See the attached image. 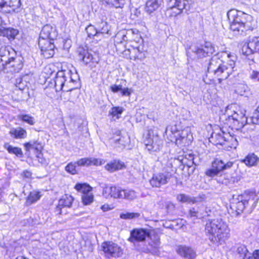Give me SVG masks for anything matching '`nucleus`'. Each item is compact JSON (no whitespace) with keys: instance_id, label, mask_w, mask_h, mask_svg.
<instances>
[{"instance_id":"nucleus-54","label":"nucleus","mask_w":259,"mask_h":259,"mask_svg":"<svg viewBox=\"0 0 259 259\" xmlns=\"http://www.w3.org/2000/svg\"><path fill=\"white\" fill-rule=\"evenodd\" d=\"M105 161L103 159L91 157V166H99L104 164Z\"/></svg>"},{"instance_id":"nucleus-15","label":"nucleus","mask_w":259,"mask_h":259,"mask_svg":"<svg viewBox=\"0 0 259 259\" xmlns=\"http://www.w3.org/2000/svg\"><path fill=\"white\" fill-rule=\"evenodd\" d=\"M74 200L73 197L68 194H65L59 200L58 204L55 208V212L57 214L63 213L62 208L64 207H71Z\"/></svg>"},{"instance_id":"nucleus-47","label":"nucleus","mask_w":259,"mask_h":259,"mask_svg":"<svg viewBox=\"0 0 259 259\" xmlns=\"http://www.w3.org/2000/svg\"><path fill=\"white\" fill-rule=\"evenodd\" d=\"M247 90L248 87L246 84L240 83L236 87L235 91L238 95L243 96L245 95Z\"/></svg>"},{"instance_id":"nucleus-21","label":"nucleus","mask_w":259,"mask_h":259,"mask_svg":"<svg viewBox=\"0 0 259 259\" xmlns=\"http://www.w3.org/2000/svg\"><path fill=\"white\" fill-rule=\"evenodd\" d=\"M189 0H169L168 5L170 9H177L178 12H175L176 14H180L183 9L186 8V6L189 4Z\"/></svg>"},{"instance_id":"nucleus-13","label":"nucleus","mask_w":259,"mask_h":259,"mask_svg":"<svg viewBox=\"0 0 259 259\" xmlns=\"http://www.w3.org/2000/svg\"><path fill=\"white\" fill-rule=\"evenodd\" d=\"M149 236V231L144 229H134L130 232L128 240L132 242L144 241Z\"/></svg>"},{"instance_id":"nucleus-46","label":"nucleus","mask_w":259,"mask_h":259,"mask_svg":"<svg viewBox=\"0 0 259 259\" xmlns=\"http://www.w3.org/2000/svg\"><path fill=\"white\" fill-rule=\"evenodd\" d=\"M140 216L139 212H129L122 213L120 214V218L122 219H133L138 218Z\"/></svg>"},{"instance_id":"nucleus-53","label":"nucleus","mask_w":259,"mask_h":259,"mask_svg":"<svg viewBox=\"0 0 259 259\" xmlns=\"http://www.w3.org/2000/svg\"><path fill=\"white\" fill-rule=\"evenodd\" d=\"M53 85L51 84L49 85L48 87H47L45 89V94L47 95V96L53 98L55 95V93L57 92L56 91V89L54 87H52Z\"/></svg>"},{"instance_id":"nucleus-9","label":"nucleus","mask_w":259,"mask_h":259,"mask_svg":"<svg viewBox=\"0 0 259 259\" xmlns=\"http://www.w3.org/2000/svg\"><path fill=\"white\" fill-rule=\"evenodd\" d=\"M69 75V72L67 70H62L57 72L56 74L55 77L53 80V82H51L52 85L56 89V91L59 92L63 90V87L65 85L67 86V82H68L66 75Z\"/></svg>"},{"instance_id":"nucleus-56","label":"nucleus","mask_w":259,"mask_h":259,"mask_svg":"<svg viewBox=\"0 0 259 259\" xmlns=\"http://www.w3.org/2000/svg\"><path fill=\"white\" fill-rule=\"evenodd\" d=\"M3 185L1 188H2V193L4 192V190L7 189L9 188L10 186V183L6 180H4V181H0V186Z\"/></svg>"},{"instance_id":"nucleus-39","label":"nucleus","mask_w":259,"mask_h":259,"mask_svg":"<svg viewBox=\"0 0 259 259\" xmlns=\"http://www.w3.org/2000/svg\"><path fill=\"white\" fill-rule=\"evenodd\" d=\"M26 151H29L31 149H34L37 151H40L42 149L41 145L37 141H30L24 144Z\"/></svg>"},{"instance_id":"nucleus-14","label":"nucleus","mask_w":259,"mask_h":259,"mask_svg":"<svg viewBox=\"0 0 259 259\" xmlns=\"http://www.w3.org/2000/svg\"><path fill=\"white\" fill-rule=\"evenodd\" d=\"M176 251L180 256L187 259H195L197 255L196 251L192 247L186 245L177 246Z\"/></svg>"},{"instance_id":"nucleus-25","label":"nucleus","mask_w":259,"mask_h":259,"mask_svg":"<svg viewBox=\"0 0 259 259\" xmlns=\"http://www.w3.org/2000/svg\"><path fill=\"white\" fill-rule=\"evenodd\" d=\"M106 19L102 18L101 21H97L96 24L98 26V31L100 35L108 34L111 35L110 26L105 21Z\"/></svg>"},{"instance_id":"nucleus-1","label":"nucleus","mask_w":259,"mask_h":259,"mask_svg":"<svg viewBox=\"0 0 259 259\" xmlns=\"http://www.w3.org/2000/svg\"><path fill=\"white\" fill-rule=\"evenodd\" d=\"M206 234L209 235V239L212 242L224 241L229 237L230 230L221 219L208 220L205 228Z\"/></svg>"},{"instance_id":"nucleus-32","label":"nucleus","mask_w":259,"mask_h":259,"mask_svg":"<svg viewBox=\"0 0 259 259\" xmlns=\"http://www.w3.org/2000/svg\"><path fill=\"white\" fill-rule=\"evenodd\" d=\"M41 195L40 192L33 191L30 192L27 197L25 204L26 206H30L32 204L35 203L40 199Z\"/></svg>"},{"instance_id":"nucleus-59","label":"nucleus","mask_w":259,"mask_h":259,"mask_svg":"<svg viewBox=\"0 0 259 259\" xmlns=\"http://www.w3.org/2000/svg\"><path fill=\"white\" fill-rule=\"evenodd\" d=\"M103 195L106 198L111 197L110 186H106L104 188Z\"/></svg>"},{"instance_id":"nucleus-7","label":"nucleus","mask_w":259,"mask_h":259,"mask_svg":"<svg viewBox=\"0 0 259 259\" xmlns=\"http://www.w3.org/2000/svg\"><path fill=\"white\" fill-rule=\"evenodd\" d=\"M233 165V162L228 161L225 163L223 160L215 158L212 162V168L207 169L205 174L210 177H213L219 175L222 171L230 168Z\"/></svg>"},{"instance_id":"nucleus-60","label":"nucleus","mask_w":259,"mask_h":259,"mask_svg":"<svg viewBox=\"0 0 259 259\" xmlns=\"http://www.w3.org/2000/svg\"><path fill=\"white\" fill-rule=\"evenodd\" d=\"M63 48L65 50H68L69 48L71 47V41L70 39H67L63 40Z\"/></svg>"},{"instance_id":"nucleus-41","label":"nucleus","mask_w":259,"mask_h":259,"mask_svg":"<svg viewBox=\"0 0 259 259\" xmlns=\"http://www.w3.org/2000/svg\"><path fill=\"white\" fill-rule=\"evenodd\" d=\"M75 189L80 192H82L83 194L91 193L92 190V188L88 184L85 183L76 184L75 186Z\"/></svg>"},{"instance_id":"nucleus-49","label":"nucleus","mask_w":259,"mask_h":259,"mask_svg":"<svg viewBox=\"0 0 259 259\" xmlns=\"http://www.w3.org/2000/svg\"><path fill=\"white\" fill-rule=\"evenodd\" d=\"M248 77L253 82H259V71L250 70L249 72Z\"/></svg>"},{"instance_id":"nucleus-57","label":"nucleus","mask_w":259,"mask_h":259,"mask_svg":"<svg viewBox=\"0 0 259 259\" xmlns=\"http://www.w3.org/2000/svg\"><path fill=\"white\" fill-rule=\"evenodd\" d=\"M122 85L113 84L110 86V89L113 93H117L122 90Z\"/></svg>"},{"instance_id":"nucleus-10","label":"nucleus","mask_w":259,"mask_h":259,"mask_svg":"<svg viewBox=\"0 0 259 259\" xmlns=\"http://www.w3.org/2000/svg\"><path fill=\"white\" fill-rule=\"evenodd\" d=\"M52 41L49 39H38V44L41 54L46 58L52 57L55 54V45Z\"/></svg>"},{"instance_id":"nucleus-52","label":"nucleus","mask_w":259,"mask_h":259,"mask_svg":"<svg viewBox=\"0 0 259 259\" xmlns=\"http://www.w3.org/2000/svg\"><path fill=\"white\" fill-rule=\"evenodd\" d=\"M78 166H91V157L82 158L76 161Z\"/></svg>"},{"instance_id":"nucleus-64","label":"nucleus","mask_w":259,"mask_h":259,"mask_svg":"<svg viewBox=\"0 0 259 259\" xmlns=\"http://www.w3.org/2000/svg\"><path fill=\"white\" fill-rule=\"evenodd\" d=\"M251 257H252L253 259H259V250H255Z\"/></svg>"},{"instance_id":"nucleus-51","label":"nucleus","mask_w":259,"mask_h":259,"mask_svg":"<svg viewBox=\"0 0 259 259\" xmlns=\"http://www.w3.org/2000/svg\"><path fill=\"white\" fill-rule=\"evenodd\" d=\"M76 165H77L76 162L69 163L65 167L66 171L72 175L76 174L77 173Z\"/></svg>"},{"instance_id":"nucleus-36","label":"nucleus","mask_w":259,"mask_h":259,"mask_svg":"<svg viewBox=\"0 0 259 259\" xmlns=\"http://www.w3.org/2000/svg\"><path fill=\"white\" fill-rule=\"evenodd\" d=\"M259 161L258 157L254 153L249 154L243 160L245 164L249 166L256 165Z\"/></svg>"},{"instance_id":"nucleus-55","label":"nucleus","mask_w":259,"mask_h":259,"mask_svg":"<svg viewBox=\"0 0 259 259\" xmlns=\"http://www.w3.org/2000/svg\"><path fill=\"white\" fill-rule=\"evenodd\" d=\"M252 121L254 124H259V106L255 110L254 115L252 117Z\"/></svg>"},{"instance_id":"nucleus-63","label":"nucleus","mask_w":259,"mask_h":259,"mask_svg":"<svg viewBox=\"0 0 259 259\" xmlns=\"http://www.w3.org/2000/svg\"><path fill=\"white\" fill-rule=\"evenodd\" d=\"M132 53L133 54H134V57L135 58V59L139 58V55L141 53H140V51L139 50V49L138 48H133L132 49Z\"/></svg>"},{"instance_id":"nucleus-19","label":"nucleus","mask_w":259,"mask_h":259,"mask_svg":"<svg viewBox=\"0 0 259 259\" xmlns=\"http://www.w3.org/2000/svg\"><path fill=\"white\" fill-rule=\"evenodd\" d=\"M150 238L151 241L149 242V245L151 247L150 248H147L145 252H151L152 253H157L158 252V248L160 246V238L157 234H153L151 235L149 233V236H148Z\"/></svg>"},{"instance_id":"nucleus-43","label":"nucleus","mask_w":259,"mask_h":259,"mask_svg":"<svg viewBox=\"0 0 259 259\" xmlns=\"http://www.w3.org/2000/svg\"><path fill=\"white\" fill-rule=\"evenodd\" d=\"M85 30L88 34V37L91 38L94 36H99V33H98V28H96L92 24L89 25L85 28Z\"/></svg>"},{"instance_id":"nucleus-6","label":"nucleus","mask_w":259,"mask_h":259,"mask_svg":"<svg viewBox=\"0 0 259 259\" xmlns=\"http://www.w3.org/2000/svg\"><path fill=\"white\" fill-rule=\"evenodd\" d=\"M144 143L146 148L150 152H154L161 149L163 141L156 133H154L153 130H150L146 135Z\"/></svg>"},{"instance_id":"nucleus-16","label":"nucleus","mask_w":259,"mask_h":259,"mask_svg":"<svg viewBox=\"0 0 259 259\" xmlns=\"http://www.w3.org/2000/svg\"><path fill=\"white\" fill-rule=\"evenodd\" d=\"M239 197L244 201L247 206H250L253 208L255 207L259 199L256 193L253 191L245 192L243 195L239 196Z\"/></svg>"},{"instance_id":"nucleus-37","label":"nucleus","mask_w":259,"mask_h":259,"mask_svg":"<svg viewBox=\"0 0 259 259\" xmlns=\"http://www.w3.org/2000/svg\"><path fill=\"white\" fill-rule=\"evenodd\" d=\"M236 252L239 255V259H253L251 257V254L248 253L246 247L244 245L239 246L237 249Z\"/></svg>"},{"instance_id":"nucleus-30","label":"nucleus","mask_w":259,"mask_h":259,"mask_svg":"<svg viewBox=\"0 0 259 259\" xmlns=\"http://www.w3.org/2000/svg\"><path fill=\"white\" fill-rule=\"evenodd\" d=\"M10 135L14 139H24L27 137V132L22 127L12 128L9 131Z\"/></svg>"},{"instance_id":"nucleus-29","label":"nucleus","mask_w":259,"mask_h":259,"mask_svg":"<svg viewBox=\"0 0 259 259\" xmlns=\"http://www.w3.org/2000/svg\"><path fill=\"white\" fill-rule=\"evenodd\" d=\"M203 198L199 196L197 197H191L184 194H179L177 196V200L183 203H195L201 202Z\"/></svg>"},{"instance_id":"nucleus-62","label":"nucleus","mask_w":259,"mask_h":259,"mask_svg":"<svg viewBox=\"0 0 259 259\" xmlns=\"http://www.w3.org/2000/svg\"><path fill=\"white\" fill-rule=\"evenodd\" d=\"M15 85L18 87L20 90H22L23 88V85H22V79L21 77L18 78L16 79Z\"/></svg>"},{"instance_id":"nucleus-20","label":"nucleus","mask_w":259,"mask_h":259,"mask_svg":"<svg viewBox=\"0 0 259 259\" xmlns=\"http://www.w3.org/2000/svg\"><path fill=\"white\" fill-rule=\"evenodd\" d=\"M56 37V33L53 28L50 25H46L41 29L39 39L53 40Z\"/></svg>"},{"instance_id":"nucleus-48","label":"nucleus","mask_w":259,"mask_h":259,"mask_svg":"<svg viewBox=\"0 0 259 259\" xmlns=\"http://www.w3.org/2000/svg\"><path fill=\"white\" fill-rule=\"evenodd\" d=\"M82 201L84 205H89L93 202L94 196L92 193L82 194Z\"/></svg>"},{"instance_id":"nucleus-50","label":"nucleus","mask_w":259,"mask_h":259,"mask_svg":"<svg viewBox=\"0 0 259 259\" xmlns=\"http://www.w3.org/2000/svg\"><path fill=\"white\" fill-rule=\"evenodd\" d=\"M19 118L30 125L34 124L33 117L28 114L20 115H19Z\"/></svg>"},{"instance_id":"nucleus-5","label":"nucleus","mask_w":259,"mask_h":259,"mask_svg":"<svg viewBox=\"0 0 259 259\" xmlns=\"http://www.w3.org/2000/svg\"><path fill=\"white\" fill-rule=\"evenodd\" d=\"M171 167L172 164L168 163L166 168L164 167L161 171L153 174L150 180L151 186L152 187L160 188L167 184L173 176L172 172L169 170Z\"/></svg>"},{"instance_id":"nucleus-33","label":"nucleus","mask_w":259,"mask_h":259,"mask_svg":"<svg viewBox=\"0 0 259 259\" xmlns=\"http://www.w3.org/2000/svg\"><path fill=\"white\" fill-rule=\"evenodd\" d=\"M103 4L106 5L109 7L122 8L125 4L124 0H100Z\"/></svg>"},{"instance_id":"nucleus-3","label":"nucleus","mask_w":259,"mask_h":259,"mask_svg":"<svg viewBox=\"0 0 259 259\" xmlns=\"http://www.w3.org/2000/svg\"><path fill=\"white\" fill-rule=\"evenodd\" d=\"M165 134L170 137L171 141H175L177 145L187 146L191 144L193 138L191 130L186 127L180 131L176 125L168 127L165 130Z\"/></svg>"},{"instance_id":"nucleus-24","label":"nucleus","mask_w":259,"mask_h":259,"mask_svg":"<svg viewBox=\"0 0 259 259\" xmlns=\"http://www.w3.org/2000/svg\"><path fill=\"white\" fill-rule=\"evenodd\" d=\"M163 3L162 0H147L145 8V11L149 14L157 11Z\"/></svg>"},{"instance_id":"nucleus-38","label":"nucleus","mask_w":259,"mask_h":259,"mask_svg":"<svg viewBox=\"0 0 259 259\" xmlns=\"http://www.w3.org/2000/svg\"><path fill=\"white\" fill-rule=\"evenodd\" d=\"M21 5V0H7L6 8H9L8 11L10 13L11 12H15L20 7Z\"/></svg>"},{"instance_id":"nucleus-27","label":"nucleus","mask_w":259,"mask_h":259,"mask_svg":"<svg viewBox=\"0 0 259 259\" xmlns=\"http://www.w3.org/2000/svg\"><path fill=\"white\" fill-rule=\"evenodd\" d=\"M189 214L194 219H200L206 215H208L206 211H204V207H193L189 210Z\"/></svg>"},{"instance_id":"nucleus-31","label":"nucleus","mask_w":259,"mask_h":259,"mask_svg":"<svg viewBox=\"0 0 259 259\" xmlns=\"http://www.w3.org/2000/svg\"><path fill=\"white\" fill-rule=\"evenodd\" d=\"M79 59L81 60L85 64H88L91 62L97 63L98 61L96 58L94 57L91 53L87 51L82 50L79 54Z\"/></svg>"},{"instance_id":"nucleus-58","label":"nucleus","mask_w":259,"mask_h":259,"mask_svg":"<svg viewBox=\"0 0 259 259\" xmlns=\"http://www.w3.org/2000/svg\"><path fill=\"white\" fill-rule=\"evenodd\" d=\"M235 61L233 60H231L229 61V62L228 63L227 66V70L232 74L233 69L235 66Z\"/></svg>"},{"instance_id":"nucleus-12","label":"nucleus","mask_w":259,"mask_h":259,"mask_svg":"<svg viewBox=\"0 0 259 259\" xmlns=\"http://www.w3.org/2000/svg\"><path fill=\"white\" fill-rule=\"evenodd\" d=\"M4 69L7 72L11 73L19 72L23 67V64L19 60H17L14 57H10L5 61V63H3Z\"/></svg>"},{"instance_id":"nucleus-61","label":"nucleus","mask_w":259,"mask_h":259,"mask_svg":"<svg viewBox=\"0 0 259 259\" xmlns=\"http://www.w3.org/2000/svg\"><path fill=\"white\" fill-rule=\"evenodd\" d=\"M131 93H132L131 89H130L127 88H123V89L122 88V90H121V94L122 96H130L131 94Z\"/></svg>"},{"instance_id":"nucleus-11","label":"nucleus","mask_w":259,"mask_h":259,"mask_svg":"<svg viewBox=\"0 0 259 259\" xmlns=\"http://www.w3.org/2000/svg\"><path fill=\"white\" fill-rule=\"evenodd\" d=\"M242 53L246 56L256 53L259 54V36L250 37L248 42L242 48Z\"/></svg>"},{"instance_id":"nucleus-17","label":"nucleus","mask_w":259,"mask_h":259,"mask_svg":"<svg viewBox=\"0 0 259 259\" xmlns=\"http://www.w3.org/2000/svg\"><path fill=\"white\" fill-rule=\"evenodd\" d=\"M67 70L69 72V75H66L68 80L67 86L68 87L66 91H72L80 87V79L77 72H73L70 70Z\"/></svg>"},{"instance_id":"nucleus-22","label":"nucleus","mask_w":259,"mask_h":259,"mask_svg":"<svg viewBox=\"0 0 259 259\" xmlns=\"http://www.w3.org/2000/svg\"><path fill=\"white\" fill-rule=\"evenodd\" d=\"M213 74L218 77L219 82L222 80L227 79L231 74L229 70H227V66L226 64H221L214 71Z\"/></svg>"},{"instance_id":"nucleus-28","label":"nucleus","mask_w":259,"mask_h":259,"mask_svg":"<svg viewBox=\"0 0 259 259\" xmlns=\"http://www.w3.org/2000/svg\"><path fill=\"white\" fill-rule=\"evenodd\" d=\"M18 30L13 28H0V36L6 37L9 40H13L18 34Z\"/></svg>"},{"instance_id":"nucleus-40","label":"nucleus","mask_w":259,"mask_h":259,"mask_svg":"<svg viewBox=\"0 0 259 259\" xmlns=\"http://www.w3.org/2000/svg\"><path fill=\"white\" fill-rule=\"evenodd\" d=\"M238 202L236 203L233 202L231 204V208L235 209L237 213H240L242 212L244 209L247 206L243 201V200H241V198L239 197L238 198Z\"/></svg>"},{"instance_id":"nucleus-44","label":"nucleus","mask_w":259,"mask_h":259,"mask_svg":"<svg viewBox=\"0 0 259 259\" xmlns=\"http://www.w3.org/2000/svg\"><path fill=\"white\" fill-rule=\"evenodd\" d=\"M123 111V108L122 107H113L109 111V114L113 117H116L117 119H118Z\"/></svg>"},{"instance_id":"nucleus-34","label":"nucleus","mask_w":259,"mask_h":259,"mask_svg":"<svg viewBox=\"0 0 259 259\" xmlns=\"http://www.w3.org/2000/svg\"><path fill=\"white\" fill-rule=\"evenodd\" d=\"M4 148L10 154H15L19 157H22L23 155V152L20 148L13 147L9 143H5Z\"/></svg>"},{"instance_id":"nucleus-45","label":"nucleus","mask_w":259,"mask_h":259,"mask_svg":"<svg viewBox=\"0 0 259 259\" xmlns=\"http://www.w3.org/2000/svg\"><path fill=\"white\" fill-rule=\"evenodd\" d=\"M122 190L119 187L110 186L111 197L121 199Z\"/></svg>"},{"instance_id":"nucleus-23","label":"nucleus","mask_w":259,"mask_h":259,"mask_svg":"<svg viewBox=\"0 0 259 259\" xmlns=\"http://www.w3.org/2000/svg\"><path fill=\"white\" fill-rule=\"evenodd\" d=\"M228 137H230L228 134L220 131L218 133H213L211 137V140L215 145H224L227 141Z\"/></svg>"},{"instance_id":"nucleus-42","label":"nucleus","mask_w":259,"mask_h":259,"mask_svg":"<svg viewBox=\"0 0 259 259\" xmlns=\"http://www.w3.org/2000/svg\"><path fill=\"white\" fill-rule=\"evenodd\" d=\"M245 115V112L239 111V112L234 111L233 114L231 115L228 114V116L229 121L232 120L234 121L239 122L244 118Z\"/></svg>"},{"instance_id":"nucleus-18","label":"nucleus","mask_w":259,"mask_h":259,"mask_svg":"<svg viewBox=\"0 0 259 259\" xmlns=\"http://www.w3.org/2000/svg\"><path fill=\"white\" fill-rule=\"evenodd\" d=\"M125 168V165L124 163L117 159L111 160L105 166V169L111 173L121 170Z\"/></svg>"},{"instance_id":"nucleus-26","label":"nucleus","mask_w":259,"mask_h":259,"mask_svg":"<svg viewBox=\"0 0 259 259\" xmlns=\"http://www.w3.org/2000/svg\"><path fill=\"white\" fill-rule=\"evenodd\" d=\"M219 54H218L208 60V62L206 64L208 73H213L218 67L221 65L222 60L219 59Z\"/></svg>"},{"instance_id":"nucleus-35","label":"nucleus","mask_w":259,"mask_h":259,"mask_svg":"<svg viewBox=\"0 0 259 259\" xmlns=\"http://www.w3.org/2000/svg\"><path fill=\"white\" fill-rule=\"evenodd\" d=\"M137 197L136 191L131 189H122V193L120 195L121 199H125L129 200H133Z\"/></svg>"},{"instance_id":"nucleus-2","label":"nucleus","mask_w":259,"mask_h":259,"mask_svg":"<svg viewBox=\"0 0 259 259\" xmlns=\"http://www.w3.org/2000/svg\"><path fill=\"white\" fill-rule=\"evenodd\" d=\"M227 16L230 23V29L235 32L236 34L244 35L246 31L252 30L248 21L251 19V16L232 10L227 13Z\"/></svg>"},{"instance_id":"nucleus-4","label":"nucleus","mask_w":259,"mask_h":259,"mask_svg":"<svg viewBox=\"0 0 259 259\" xmlns=\"http://www.w3.org/2000/svg\"><path fill=\"white\" fill-rule=\"evenodd\" d=\"M215 52L213 45L210 42H205L203 45L191 46L187 51V55L191 59H196L209 56Z\"/></svg>"},{"instance_id":"nucleus-8","label":"nucleus","mask_w":259,"mask_h":259,"mask_svg":"<svg viewBox=\"0 0 259 259\" xmlns=\"http://www.w3.org/2000/svg\"><path fill=\"white\" fill-rule=\"evenodd\" d=\"M102 250L106 257H118L122 254V250L116 243L112 241L104 242L101 245Z\"/></svg>"}]
</instances>
